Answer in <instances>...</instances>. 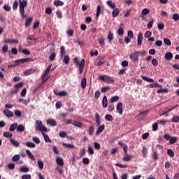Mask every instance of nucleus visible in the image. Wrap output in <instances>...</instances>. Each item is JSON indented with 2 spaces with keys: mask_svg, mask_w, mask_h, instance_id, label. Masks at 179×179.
I'll use <instances>...</instances> for the list:
<instances>
[{
  "mask_svg": "<svg viewBox=\"0 0 179 179\" xmlns=\"http://www.w3.org/2000/svg\"><path fill=\"white\" fill-rule=\"evenodd\" d=\"M134 158V155H129L128 154H125L124 157H123L124 162H131Z\"/></svg>",
  "mask_w": 179,
  "mask_h": 179,
  "instance_id": "nucleus-13",
  "label": "nucleus"
},
{
  "mask_svg": "<svg viewBox=\"0 0 179 179\" xmlns=\"http://www.w3.org/2000/svg\"><path fill=\"white\" fill-rule=\"evenodd\" d=\"M99 79H101V80H103V82H106V83H114V82H115L114 78L110 76H99Z\"/></svg>",
  "mask_w": 179,
  "mask_h": 179,
  "instance_id": "nucleus-4",
  "label": "nucleus"
},
{
  "mask_svg": "<svg viewBox=\"0 0 179 179\" xmlns=\"http://www.w3.org/2000/svg\"><path fill=\"white\" fill-rule=\"evenodd\" d=\"M56 170L60 173V174H64V170L62 169V166H57L56 167Z\"/></svg>",
  "mask_w": 179,
  "mask_h": 179,
  "instance_id": "nucleus-58",
  "label": "nucleus"
},
{
  "mask_svg": "<svg viewBox=\"0 0 179 179\" xmlns=\"http://www.w3.org/2000/svg\"><path fill=\"white\" fill-rule=\"evenodd\" d=\"M32 22H33V17H29L26 21L25 27H29Z\"/></svg>",
  "mask_w": 179,
  "mask_h": 179,
  "instance_id": "nucleus-35",
  "label": "nucleus"
},
{
  "mask_svg": "<svg viewBox=\"0 0 179 179\" xmlns=\"http://www.w3.org/2000/svg\"><path fill=\"white\" fill-rule=\"evenodd\" d=\"M51 66H52L51 64L48 66V68L46 69V70L43 74L44 76H48V73H50V71H51Z\"/></svg>",
  "mask_w": 179,
  "mask_h": 179,
  "instance_id": "nucleus-46",
  "label": "nucleus"
},
{
  "mask_svg": "<svg viewBox=\"0 0 179 179\" xmlns=\"http://www.w3.org/2000/svg\"><path fill=\"white\" fill-rule=\"evenodd\" d=\"M36 129L41 131V132H48V129L43 124V122L41 120H36Z\"/></svg>",
  "mask_w": 179,
  "mask_h": 179,
  "instance_id": "nucleus-3",
  "label": "nucleus"
},
{
  "mask_svg": "<svg viewBox=\"0 0 179 179\" xmlns=\"http://www.w3.org/2000/svg\"><path fill=\"white\" fill-rule=\"evenodd\" d=\"M95 117L97 125H100V124H101V117H100V115H99V113H96Z\"/></svg>",
  "mask_w": 179,
  "mask_h": 179,
  "instance_id": "nucleus-25",
  "label": "nucleus"
},
{
  "mask_svg": "<svg viewBox=\"0 0 179 179\" xmlns=\"http://www.w3.org/2000/svg\"><path fill=\"white\" fill-rule=\"evenodd\" d=\"M142 40H143V34L140 32L137 38V43L138 45H142Z\"/></svg>",
  "mask_w": 179,
  "mask_h": 179,
  "instance_id": "nucleus-11",
  "label": "nucleus"
},
{
  "mask_svg": "<svg viewBox=\"0 0 179 179\" xmlns=\"http://www.w3.org/2000/svg\"><path fill=\"white\" fill-rule=\"evenodd\" d=\"M42 135L44 138L45 142H51V139L50 138V136H48V134L45 133H42Z\"/></svg>",
  "mask_w": 179,
  "mask_h": 179,
  "instance_id": "nucleus-34",
  "label": "nucleus"
},
{
  "mask_svg": "<svg viewBox=\"0 0 179 179\" xmlns=\"http://www.w3.org/2000/svg\"><path fill=\"white\" fill-rule=\"evenodd\" d=\"M62 145L66 146V148H69V149H75V145L73 144H67V143H63Z\"/></svg>",
  "mask_w": 179,
  "mask_h": 179,
  "instance_id": "nucleus-42",
  "label": "nucleus"
},
{
  "mask_svg": "<svg viewBox=\"0 0 179 179\" xmlns=\"http://www.w3.org/2000/svg\"><path fill=\"white\" fill-rule=\"evenodd\" d=\"M56 163L58 164V166H64V164H65L64 162V159L62 157H57Z\"/></svg>",
  "mask_w": 179,
  "mask_h": 179,
  "instance_id": "nucleus-17",
  "label": "nucleus"
},
{
  "mask_svg": "<svg viewBox=\"0 0 179 179\" xmlns=\"http://www.w3.org/2000/svg\"><path fill=\"white\" fill-rule=\"evenodd\" d=\"M113 17H117L118 15H120V9L119 8H113L112 12Z\"/></svg>",
  "mask_w": 179,
  "mask_h": 179,
  "instance_id": "nucleus-19",
  "label": "nucleus"
},
{
  "mask_svg": "<svg viewBox=\"0 0 179 179\" xmlns=\"http://www.w3.org/2000/svg\"><path fill=\"white\" fill-rule=\"evenodd\" d=\"M10 141L11 142L12 145H13V146H15V148H19L20 143L19 141H16V139L10 138Z\"/></svg>",
  "mask_w": 179,
  "mask_h": 179,
  "instance_id": "nucleus-18",
  "label": "nucleus"
},
{
  "mask_svg": "<svg viewBox=\"0 0 179 179\" xmlns=\"http://www.w3.org/2000/svg\"><path fill=\"white\" fill-rule=\"evenodd\" d=\"M105 120H106V121H113V115H106Z\"/></svg>",
  "mask_w": 179,
  "mask_h": 179,
  "instance_id": "nucleus-60",
  "label": "nucleus"
},
{
  "mask_svg": "<svg viewBox=\"0 0 179 179\" xmlns=\"http://www.w3.org/2000/svg\"><path fill=\"white\" fill-rule=\"evenodd\" d=\"M173 122H179V116H173L172 119Z\"/></svg>",
  "mask_w": 179,
  "mask_h": 179,
  "instance_id": "nucleus-64",
  "label": "nucleus"
},
{
  "mask_svg": "<svg viewBox=\"0 0 179 179\" xmlns=\"http://www.w3.org/2000/svg\"><path fill=\"white\" fill-rule=\"evenodd\" d=\"M120 100V96H114L110 99V103H117Z\"/></svg>",
  "mask_w": 179,
  "mask_h": 179,
  "instance_id": "nucleus-39",
  "label": "nucleus"
},
{
  "mask_svg": "<svg viewBox=\"0 0 179 179\" xmlns=\"http://www.w3.org/2000/svg\"><path fill=\"white\" fill-rule=\"evenodd\" d=\"M98 43L100 45H104L106 44V41L104 40V38H99L98 39Z\"/></svg>",
  "mask_w": 179,
  "mask_h": 179,
  "instance_id": "nucleus-44",
  "label": "nucleus"
},
{
  "mask_svg": "<svg viewBox=\"0 0 179 179\" xmlns=\"http://www.w3.org/2000/svg\"><path fill=\"white\" fill-rule=\"evenodd\" d=\"M150 13V10L148 9V8H144L142 10V14L144 16H146V15H149V13Z\"/></svg>",
  "mask_w": 179,
  "mask_h": 179,
  "instance_id": "nucleus-53",
  "label": "nucleus"
},
{
  "mask_svg": "<svg viewBox=\"0 0 179 179\" xmlns=\"http://www.w3.org/2000/svg\"><path fill=\"white\" fill-rule=\"evenodd\" d=\"M20 159V155H15L13 157L12 160L13 162H18Z\"/></svg>",
  "mask_w": 179,
  "mask_h": 179,
  "instance_id": "nucleus-55",
  "label": "nucleus"
},
{
  "mask_svg": "<svg viewBox=\"0 0 179 179\" xmlns=\"http://www.w3.org/2000/svg\"><path fill=\"white\" fill-rule=\"evenodd\" d=\"M47 124H49V125H51L52 127H56L57 121H55V120L50 119L47 120Z\"/></svg>",
  "mask_w": 179,
  "mask_h": 179,
  "instance_id": "nucleus-20",
  "label": "nucleus"
},
{
  "mask_svg": "<svg viewBox=\"0 0 179 179\" xmlns=\"http://www.w3.org/2000/svg\"><path fill=\"white\" fill-rule=\"evenodd\" d=\"M34 61L32 58L28 57V58H24V59H20L17 60H15L16 65H20V64H24V62H30Z\"/></svg>",
  "mask_w": 179,
  "mask_h": 179,
  "instance_id": "nucleus-6",
  "label": "nucleus"
},
{
  "mask_svg": "<svg viewBox=\"0 0 179 179\" xmlns=\"http://www.w3.org/2000/svg\"><path fill=\"white\" fill-rule=\"evenodd\" d=\"M157 93H159V94H160V93H169V89H167V88H164V89L160 88L159 90H158L157 91Z\"/></svg>",
  "mask_w": 179,
  "mask_h": 179,
  "instance_id": "nucleus-40",
  "label": "nucleus"
},
{
  "mask_svg": "<svg viewBox=\"0 0 179 179\" xmlns=\"http://www.w3.org/2000/svg\"><path fill=\"white\" fill-rule=\"evenodd\" d=\"M54 5L55 6H64V2L61 0H56L54 1Z\"/></svg>",
  "mask_w": 179,
  "mask_h": 179,
  "instance_id": "nucleus-32",
  "label": "nucleus"
},
{
  "mask_svg": "<svg viewBox=\"0 0 179 179\" xmlns=\"http://www.w3.org/2000/svg\"><path fill=\"white\" fill-rule=\"evenodd\" d=\"M24 85V83L20 82V83L16 84L15 85V89H17V90H19V89H20L21 87H23Z\"/></svg>",
  "mask_w": 179,
  "mask_h": 179,
  "instance_id": "nucleus-50",
  "label": "nucleus"
},
{
  "mask_svg": "<svg viewBox=\"0 0 179 179\" xmlns=\"http://www.w3.org/2000/svg\"><path fill=\"white\" fill-rule=\"evenodd\" d=\"M4 43L7 44H17L19 41L17 39H6L4 40Z\"/></svg>",
  "mask_w": 179,
  "mask_h": 179,
  "instance_id": "nucleus-9",
  "label": "nucleus"
},
{
  "mask_svg": "<svg viewBox=\"0 0 179 179\" xmlns=\"http://www.w3.org/2000/svg\"><path fill=\"white\" fill-rule=\"evenodd\" d=\"M83 164H89L90 163V160L87 157H85L83 159Z\"/></svg>",
  "mask_w": 179,
  "mask_h": 179,
  "instance_id": "nucleus-63",
  "label": "nucleus"
},
{
  "mask_svg": "<svg viewBox=\"0 0 179 179\" xmlns=\"http://www.w3.org/2000/svg\"><path fill=\"white\" fill-rule=\"evenodd\" d=\"M85 61L84 60V59H83L79 63V59L78 57L74 58V64L79 66L80 73H83V70L85 69Z\"/></svg>",
  "mask_w": 179,
  "mask_h": 179,
  "instance_id": "nucleus-2",
  "label": "nucleus"
},
{
  "mask_svg": "<svg viewBox=\"0 0 179 179\" xmlns=\"http://www.w3.org/2000/svg\"><path fill=\"white\" fill-rule=\"evenodd\" d=\"M173 20H175V22H178V20H179V15H178V13L173 14Z\"/></svg>",
  "mask_w": 179,
  "mask_h": 179,
  "instance_id": "nucleus-62",
  "label": "nucleus"
},
{
  "mask_svg": "<svg viewBox=\"0 0 179 179\" xmlns=\"http://www.w3.org/2000/svg\"><path fill=\"white\" fill-rule=\"evenodd\" d=\"M88 152L90 153V155H94V148H93V146H88Z\"/></svg>",
  "mask_w": 179,
  "mask_h": 179,
  "instance_id": "nucleus-45",
  "label": "nucleus"
},
{
  "mask_svg": "<svg viewBox=\"0 0 179 179\" xmlns=\"http://www.w3.org/2000/svg\"><path fill=\"white\" fill-rule=\"evenodd\" d=\"M3 114L7 117L8 118H12L13 117L14 114L12 111L9 110V109H5L3 110Z\"/></svg>",
  "mask_w": 179,
  "mask_h": 179,
  "instance_id": "nucleus-7",
  "label": "nucleus"
},
{
  "mask_svg": "<svg viewBox=\"0 0 179 179\" xmlns=\"http://www.w3.org/2000/svg\"><path fill=\"white\" fill-rule=\"evenodd\" d=\"M22 179H31V175H30V174H24L22 176Z\"/></svg>",
  "mask_w": 179,
  "mask_h": 179,
  "instance_id": "nucleus-61",
  "label": "nucleus"
},
{
  "mask_svg": "<svg viewBox=\"0 0 179 179\" xmlns=\"http://www.w3.org/2000/svg\"><path fill=\"white\" fill-rule=\"evenodd\" d=\"M17 131L18 132H23L24 131V125L20 124V125L17 126Z\"/></svg>",
  "mask_w": 179,
  "mask_h": 179,
  "instance_id": "nucleus-37",
  "label": "nucleus"
},
{
  "mask_svg": "<svg viewBox=\"0 0 179 179\" xmlns=\"http://www.w3.org/2000/svg\"><path fill=\"white\" fill-rule=\"evenodd\" d=\"M151 36L152 32H150V31H147L144 34L145 38H150Z\"/></svg>",
  "mask_w": 179,
  "mask_h": 179,
  "instance_id": "nucleus-51",
  "label": "nucleus"
},
{
  "mask_svg": "<svg viewBox=\"0 0 179 179\" xmlns=\"http://www.w3.org/2000/svg\"><path fill=\"white\" fill-rule=\"evenodd\" d=\"M149 87H150V89H154V87H159L160 89H162V85H160L157 83H151V84H150Z\"/></svg>",
  "mask_w": 179,
  "mask_h": 179,
  "instance_id": "nucleus-27",
  "label": "nucleus"
},
{
  "mask_svg": "<svg viewBox=\"0 0 179 179\" xmlns=\"http://www.w3.org/2000/svg\"><path fill=\"white\" fill-rule=\"evenodd\" d=\"M124 27H125V25L124 24H120L119 26V29L117 30V34L119 36H124Z\"/></svg>",
  "mask_w": 179,
  "mask_h": 179,
  "instance_id": "nucleus-8",
  "label": "nucleus"
},
{
  "mask_svg": "<svg viewBox=\"0 0 179 179\" xmlns=\"http://www.w3.org/2000/svg\"><path fill=\"white\" fill-rule=\"evenodd\" d=\"M107 5L111 8V9H115V7L117 6L115 5V3H113L112 1H107Z\"/></svg>",
  "mask_w": 179,
  "mask_h": 179,
  "instance_id": "nucleus-28",
  "label": "nucleus"
},
{
  "mask_svg": "<svg viewBox=\"0 0 179 179\" xmlns=\"http://www.w3.org/2000/svg\"><path fill=\"white\" fill-rule=\"evenodd\" d=\"M20 8H27V1L19 0Z\"/></svg>",
  "mask_w": 179,
  "mask_h": 179,
  "instance_id": "nucleus-15",
  "label": "nucleus"
},
{
  "mask_svg": "<svg viewBox=\"0 0 179 179\" xmlns=\"http://www.w3.org/2000/svg\"><path fill=\"white\" fill-rule=\"evenodd\" d=\"M26 145L27 148H36V144L33 142L28 141Z\"/></svg>",
  "mask_w": 179,
  "mask_h": 179,
  "instance_id": "nucleus-48",
  "label": "nucleus"
},
{
  "mask_svg": "<svg viewBox=\"0 0 179 179\" xmlns=\"http://www.w3.org/2000/svg\"><path fill=\"white\" fill-rule=\"evenodd\" d=\"M13 136V134L9 131H6L3 133V136H5V138H11Z\"/></svg>",
  "mask_w": 179,
  "mask_h": 179,
  "instance_id": "nucleus-52",
  "label": "nucleus"
},
{
  "mask_svg": "<svg viewBox=\"0 0 179 179\" xmlns=\"http://www.w3.org/2000/svg\"><path fill=\"white\" fill-rule=\"evenodd\" d=\"M52 148L55 155H59V149L58 148V147L53 145Z\"/></svg>",
  "mask_w": 179,
  "mask_h": 179,
  "instance_id": "nucleus-54",
  "label": "nucleus"
},
{
  "mask_svg": "<svg viewBox=\"0 0 179 179\" xmlns=\"http://www.w3.org/2000/svg\"><path fill=\"white\" fill-rule=\"evenodd\" d=\"M142 153H143V157H146L148 155V148H146V147H143Z\"/></svg>",
  "mask_w": 179,
  "mask_h": 179,
  "instance_id": "nucleus-49",
  "label": "nucleus"
},
{
  "mask_svg": "<svg viewBox=\"0 0 179 179\" xmlns=\"http://www.w3.org/2000/svg\"><path fill=\"white\" fill-rule=\"evenodd\" d=\"M20 171L22 173H29V171H30V169L27 166H21Z\"/></svg>",
  "mask_w": 179,
  "mask_h": 179,
  "instance_id": "nucleus-33",
  "label": "nucleus"
},
{
  "mask_svg": "<svg viewBox=\"0 0 179 179\" xmlns=\"http://www.w3.org/2000/svg\"><path fill=\"white\" fill-rule=\"evenodd\" d=\"M116 109H117V112L119 113V114H120V115L122 114V113L124 112L122 110V102H119L117 103Z\"/></svg>",
  "mask_w": 179,
  "mask_h": 179,
  "instance_id": "nucleus-12",
  "label": "nucleus"
},
{
  "mask_svg": "<svg viewBox=\"0 0 179 179\" xmlns=\"http://www.w3.org/2000/svg\"><path fill=\"white\" fill-rule=\"evenodd\" d=\"M164 43L166 45H171V41L167 38H164Z\"/></svg>",
  "mask_w": 179,
  "mask_h": 179,
  "instance_id": "nucleus-57",
  "label": "nucleus"
},
{
  "mask_svg": "<svg viewBox=\"0 0 179 179\" xmlns=\"http://www.w3.org/2000/svg\"><path fill=\"white\" fill-rule=\"evenodd\" d=\"M141 78L143 80L148 82L149 83H153V82H155V80H153L152 78H150L149 77L142 76Z\"/></svg>",
  "mask_w": 179,
  "mask_h": 179,
  "instance_id": "nucleus-21",
  "label": "nucleus"
},
{
  "mask_svg": "<svg viewBox=\"0 0 179 179\" xmlns=\"http://www.w3.org/2000/svg\"><path fill=\"white\" fill-rule=\"evenodd\" d=\"M108 40L109 41H113V40H114V34H113V32L110 31L108 33Z\"/></svg>",
  "mask_w": 179,
  "mask_h": 179,
  "instance_id": "nucleus-43",
  "label": "nucleus"
},
{
  "mask_svg": "<svg viewBox=\"0 0 179 179\" xmlns=\"http://www.w3.org/2000/svg\"><path fill=\"white\" fill-rule=\"evenodd\" d=\"M164 138L166 141H169V145H174V143H177V142H178V137L171 136L170 134H164Z\"/></svg>",
  "mask_w": 179,
  "mask_h": 179,
  "instance_id": "nucleus-1",
  "label": "nucleus"
},
{
  "mask_svg": "<svg viewBox=\"0 0 179 179\" xmlns=\"http://www.w3.org/2000/svg\"><path fill=\"white\" fill-rule=\"evenodd\" d=\"M110 90V86H105L101 88V92L102 93H106V92H108Z\"/></svg>",
  "mask_w": 179,
  "mask_h": 179,
  "instance_id": "nucleus-56",
  "label": "nucleus"
},
{
  "mask_svg": "<svg viewBox=\"0 0 179 179\" xmlns=\"http://www.w3.org/2000/svg\"><path fill=\"white\" fill-rule=\"evenodd\" d=\"M86 85H87V80L86 79V78H84L81 80V87L83 89H86Z\"/></svg>",
  "mask_w": 179,
  "mask_h": 179,
  "instance_id": "nucleus-23",
  "label": "nucleus"
},
{
  "mask_svg": "<svg viewBox=\"0 0 179 179\" xmlns=\"http://www.w3.org/2000/svg\"><path fill=\"white\" fill-rule=\"evenodd\" d=\"M66 54V50H65V46H61L60 48V57L62 58L64 55Z\"/></svg>",
  "mask_w": 179,
  "mask_h": 179,
  "instance_id": "nucleus-22",
  "label": "nucleus"
},
{
  "mask_svg": "<svg viewBox=\"0 0 179 179\" xmlns=\"http://www.w3.org/2000/svg\"><path fill=\"white\" fill-rule=\"evenodd\" d=\"M17 128V122H15L10 125L9 129H10V132H13L15 131V129H16Z\"/></svg>",
  "mask_w": 179,
  "mask_h": 179,
  "instance_id": "nucleus-36",
  "label": "nucleus"
},
{
  "mask_svg": "<svg viewBox=\"0 0 179 179\" xmlns=\"http://www.w3.org/2000/svg\"><path fill=\"white\" fill-rule=\"evenodd\" d=\"M139 51H135L134 53L130 55V59L133 61V62H138L139 61Z\"/></svg>",
  "mask_w": 179,
  "mask_h": 179,
  "instance_id": "nucleus-5",
  "label": "nucleus"
},
{
  "mask_svg": "<svg viewBox=\"0 0 179 179\" xmlns=\"http://www.w3.org/2000/svg\"><path fill=\"white\" fill-rule=\"evenodd\" d=\"M26 153H27V155H28V156H29V159H31V160H36V157H34V155H33V154L31 153V152L29 150H27Z\"/></svg>",
  "mask_w": 179,
  "mask_h": 179,
  "instance_id": "nucleus-24",
  "label": "nucleus"
},
{
  "mask_svg": "<svg viewBox=\"0 0 179 179\" xmlns=\"http://www.w3.org/2000/svg\"><path fill=\"white\" fill-rule=\"evenodd\" d=\"M167 155H169V156H170V157H174V151L171 149H168Z\"/></svg>",
  "mask_w": 179,
  "mask_h": 179,
  "instance_id": "nucleus-47",
  "label": "nucleus"
},
{
  "mask_svg": "<svg viewBox=\"0 0 179 179\" xmlns=\"http://www.w3.org/2000/svg\"><path fill=\"white\" fill-rule=\"evenodd\" d=\"M74 127H77V128H82L83 127V124L80 122L75 121L73 123H71Z\"/></svg>",
  "mask_w": 179,
  "mask_h": 179,
  "instance_id": "nucleus-26",
  "label": "nucleus"
},
{
  "mask_svg": "<svg viewBox=\"0 0 179 179\" xmlns=\"http://www.w3.org/2000/svg\"><path fill=\"white\" fill-rule=\"evenodd\" d=\"M24 8L25 7H20V13H21L22 19H24V17H27V15H24Z\"/></svg>",
  "mask_w": 179,
  "mask_h": 179,
  "instance_id": "nucleus-30",
  "label": "nucleus"
},
{
  "mask_svg": "<svg viewBox=\"0 0 179 179\" xmlns=\"http://www.w3.org/2000/svg\"><path fill=\"white\" fill-rule=\"evenodd\" d=\"M57 96H59L60 97H64L65 96H68V92L65 91H61L57 93Z\"/></svg>",
  "mask_w": 179,
  "mask_h": 179,
  "instance_id": "nucleus-41",
  "label": "nucleus"
},
{
  "mask_svg": "<svg viewBox=\"0 0 179 179\" xmlns=\"http://www.w3.org/2000/svg\"><path fill=\"white\" fill-rule=\"evenodd\" d=\"M17 6H19V2H17V1H15L13 4V10H17Z\"/></svg>",
  "mask_w": 179,
  "mask_h": 179,
  "instance_id": "nucleus-59",
  "label": "nucleus"
},
{
  "mask_svg": "<svg viewBox=\"0 0 179 179\" xmlns=\"http://www.w3.org/2000/svg\"><path fill=\"white\" fill-rule=\"evenodd\" d=\"M102 106L103 108H107L108 106V100L107 99V96H104L102 99Z\"/></svg>",
  "mask_w": 179,
  "mask_h": 179,
  "instance_id": "nucleus-10",
  "label": "nucleus"
},
{
  "mask_svg": "<svg viewBox=\"0 0 179 179\" xmlns=\"http://www.w3.org/2000/svg\"><path fill=\"white\" fill-rule=\"evenodd\" d=\"M88 134L90 136H93V134H94V127L93 125L89 127Z\"/></svg>",
  "mask_w": 179,
  "mask_h": 179,
  "instance_id": "nucleus-29",
  "label": "nucleus"
},
{
  "mask_svg": "<svg viewBox=\"0 0 179 179\" xmlns=\"http://www.w3.org/2000/svg\"><path fill=\"white\" fill-rule=\"evenodd\" d=\"M104 129H106V125L102 124V125L99 126L96 132V135H100V134H101V132H103V131H104Z\"/></svg>",
  "mask_w": 179,
  "mask_h": 179,
  "instance_id": "nucleus-14",
  "label": "nucleus"
},
{
  "mask_svg": "<svg viewBox=\"0 0 179 179\" xmlns=\"http://www.w3.org/2000/svg\"><path fill=\"white\" fill-rule=\"evenodd\" d=\"M165 59L166 61H171L173 59V53L169 52L165 54Z\"/></svg>",
  "mask_w": 179,
  "mask_h": 179,
  "instance_id": "nucleus-16",
  "label": "nucleus"
},
{
  "mask_svg": "<svg viewBox=\"0 0 179 179\" xmlns=\"http://www.w3.org/2000/svg\"><path fill=\"white\" fill-rule=\"evenodd\" d=\"M34 72H36V69H31L27 70V71L24 72V75L26 76H29V75H31V73H34Z\"/></svg>",
  "mask_w": 179,
  "mask_h": 179,
  "instance_id": "nucleus-31",
  "label": "nucleus"
},
{
  "mask_svg": "<svg viewBox=\"0 0 179 179\" xmlns=\"http://www.w3.org/2000/svg\"><path fill=\"white\" fill-rule=\"evenodd\" d=\"M69 61H71L69 56L64 55L63 62H64V64H66V65H68V64H69Z\"/></svg>",
  "mask_w": 179,
  "mask_h": 179,
  "instance_id": "nucleus-38",
  "label": "nucleus"
}]
</instances>
